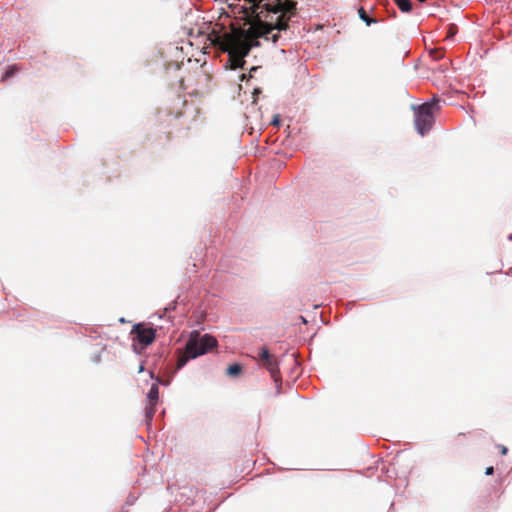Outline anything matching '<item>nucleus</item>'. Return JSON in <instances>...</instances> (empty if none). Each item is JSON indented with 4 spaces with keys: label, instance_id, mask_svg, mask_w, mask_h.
Wrapping results in <instances>:
<instances>
[{
    "label": "nucleus",
    "instance_id": "f257e3e1",
    "mask_svg": "<svg viewBox=\"0 0 512 512\" xmlns=\"http://www.w3.org/2000/svg\"><path fill=\"white\" fill-rule=\"evenodd\" d=\"M287 28V20L284 15H280L274 24L264 22L258 18L250 24L248 29L226 35L221 44L222 50L228 53L225 66L232 70L243 68L244 58L253 47L260 45L259 38L276 43L280 37L279 33L286 31Z\"/></svg>",
    "mask_w": 512,
    "mask_h": 512
},
{
    "label": "nucleus",
    "instance_id": "f03ea898",
    "mask_svg": "<svg viewBox=\"0 0 512 512\" xmlns=\"http://www.w3.org/2000/svg\"><path fill=\"white\" fill-rule=\"evenodd\" d=\"M415 111V129L421 135L427 134L434 124L433 109H439L438 101L434 98L430 102H425L419 106H412Z\"/></svg>",
    "mask_w": 512,
    "mask_h": 512
},
{
    "label": "nucleus",
    "instance_id": "7ed1b4c3",
    "mask_svg": "<svg viewBox=\"0 0 512 512\" xmlns=\"http://www.w3.org/2000/svg\"><path fill=\"white\" fill-rule=\"evenodd\" d=\"M216 345L217 340L212 335H200L198 331H193L186 342L185 353L189 355V358L195 359L198 356L206 354Z\"/></svg>",
    "mask_w": 512,
    "mask_h": 512
},
{
    "label": "nucleus",
    "instance_id": "20e7f679",
    "mask_svg": "<svg viewBox=\"0 0 512 512\" xmlns=\"http://www.w3.org/2000/svg\"><path fill=\"white\" fill-rule=\"evenodd\" d=\"M135 339L143 346L150 345L155 339V330L143 324H135L132 329Z\"/></svg>",
    "mask_w": 512,
    "mask_h": 512
},
{
    "label": "nucleus",
    "instance_id": "39448f33",
    "mask_svg": "<svg viewBox=\"0 0 512 512\" xmlns=\"http://www.w3.org/2000/svg\"><path fill=\"white\" fill-rule=\"evenodd\" d=\"M159 398V388L157 384H152L149 392L147 394V399L149 401V407H146L145 409V417L150 422L153 419V416L155 414V405Z\"/></svg>",
    "mask_w": 512,
    "mask_h": 512
},
{
    "label": "nucleus",
    "instance_id": "423d86ee",
    "mask_svg": "<svg viewBox=\"0 0 512 512\" xmlns=\"http://www.w3.org/2000/svg\"><path fill=\"white\" fill-rule=\"evenodd\" d=\"M259 359L263 363L264 367L274 375L277 370V360L270 355V352L266 347H262L260 349Z\"/></svg>",
    "mask_w": 512,
    "mask_h": 512
},
{
    "label": "nucleus",
    "instance_id": "0eeeda50",
    "mask_svg": "<svg viewBox=\"0 0 512 512\" xmlns=\"http://www.w3.org/2000/svg\"><path fill=\"white\" fill-rule=\"evenodd\" d=\"M245 1L251 3L254 8L253 12H256L260 7V3H262L264 0H245ZM277 1H278L277 6L275 7V9L272 10L274 13H278L280 11L281 7L283 6L282 0H277Z\"/></svg>",
    "mask_w": 512,
    "mask_h": 512
},
{
    "label": "nucleus",
    "instance_id": "6e6552de",
    "mask_svg": "<svg viewBox=\"0 0 512 512\" xmlns=\"http://www.w3.org/2000/svg\"><path fill=\"white\" fill-rule=\"evenodd\" d=\"M399 9L403 12H409L412 9L410 0H394Z\"/></svg>",
    "mask_w": 512,
    "mask_h": 512
},
{
    "label": "nucleus",
    "instance_id": "1a4fd4ad",
    "mask_svg": "<svg viewBox=\"0 0 512 512\" xmlns=\"http://www.w3.org/2000/svg\"><path fill=\"white\" fill-rule=\"evenodd\" d=\"M359 17H360V19H361L362 21H364V22L366 23V25H367V26H370L371 24L376 23V20H375V19H373V18H370V17L366 14V12H365V10H364L363 8H360V9H359Z\"/></svg>",
    "mask_w": 512,
    "mask_h": 512
},
{
    "label": "nucleus",
    "instance_id": "9d476101",
    "mask_svg": "<svg viewBox=\"0 0 512 512\" xmlns=\"http://www.w3.org/2000/svg\"><path fill=\"white\" fill-rule=\"evenodd\" d=\"M241 370H242L241 365L235 363V364L230 365L227 368V374L229 376H237L241 372Z\"/></svg>",
    "mask_w": 512,
    "mask_h": 512
},
{
    "label": "nucleus",
    "instance_id": "9b49d317",
    "mask_svg": "<svg viewBox=\"0 0 512 512\" xmlns=\"http://www.w3.org/2000/svg\"><path fill=\"white\" fill-rule=\"evenodd\" d=\"M189 359H190L189 355L186 354V353H185V355L180 356L178 358V361H177V368L178 369L183 368L186 365V363L188 362Z\"/></svg>",
    "mask_w": 512,
    "mask_h": 512
},
{
    "label": "nucleus",
    "instance_id": "f8f14e48",
    "mask_svg": "<svg viewBox=\"0 0 512 512\" xmlns=\"http://www.w3.org/2000/svg\"><path fill=\"white\" fill-rule=\"evenodd\" d=\"M457 33V26L455 24H450L448 28V37L451 38Z\"/></svg>",
    "mask_w": 512,
    "mask_h": 512
},
{
    "label": "nucleus",
    "instance_id": "ddd939ff",
    "mask_svg": "<svg viewBox=\"0 0 512 512\" xmlns=\"http://www.w3.org/2000/svg\"><path fill=\"white\" fill-rule=\"evenodd\" d=\"M430 53L433 56L434 60H440L443 57V53L437 50H431Z\"/></svg>",
    "mask_w": 512,
    "mask_h": 512
},
{
    "label": "nucleus",
    "instance_id": "4468645a",
    "mask_svg": "<svg viewBox=\"0 0 512 512\" xmlns=\"http://www.w3.org/2000/svg\"><path fill=\"white\" fill-rule=\"evenodd\" d=\"M16 71L15 67H10L4 74L3 78H9L11 77Z\"/></svg>",
    "mask_w": 512,
    "mask_h": 512
},
{
    "label": "nucleus",
    "instance_id": "2eb2a0df",
    "mask_svg": "<svg viewBox=\"0 0 512 512\" xmlns=\"http://www.w3.org/2000/svg\"><path fill=\"white\" fill-rule=\"evenodd\" d=\"M271 124L274 126H278L280 124V116L278 114L273 116Z\"/></svg>",
    "mask_w": 512,
    "mask_h": 512
},
{
    "label": "nucleus",
    "instance_id": "dca6fc26",
    "mask_svg": "<svg viewBox=\"0 0 512 512\" xmlns=\"http://www.w3.org/2000/svg\"><path fill=\"white\" fill-rule=\"evenodd\" d=\"M498 447H499L500 452H501V454H502V455H506V454H507L508 449H507V447H506V446H504V445H499Z\"/></svg>",
    "mask_w": 512,
    "mask_h": 512
},
{
    "label": "nucleus",
    "instance_id": "f3484780",
    "mask_svg": "<svg viewBox=\"0 0 512 512\" xmlns=\"http://www.w3.org/2000/svg\"><path fill=\"white\" fill-rule=\"evenodd\" d=\"M493 472H494V468L492 466L487 467L486 470H485V474L486 475H492Z\"/></svg>",
    "mask_w": 512,
    "mask_h": 512
},
{
    "label": "nucleus",
    "instance_id": "a211bd4d",
    "mask_svg": "<svg viewBox=\"0 0 512 512\" xmlns=\"http://www.w3.org/2000/svg\"><path fill=\"white\" fill-rule=\"evenodd\" d=\"M438 69H439L441 72H445L447 68H444L443 66H440Z\"/></svg>",
    "mask_w": 512,
    "mask_h": 512
},
{
    "label": "nucleus",
    "instance_id": "6ab92c4d",
    "mask_svg": "<svg viewBox=\"0 0 512 512\" xmlns=\"http://www.w3.org/2000/svg\"><path fill=\"white\" fill-rule=\"evenodd\" d=\"M257 69H258V67H252V68L250 69V73H251V72L256 71Z\"/></svg>",
    "mask_w": 512,
    "mask_h": 512
},
{
    "label": "nucleus",
    "instance_id": "aec40b11",
    "mask_svg": "<svg viewBox=\"0 0 512 512\" xmlns=\"http://www.w3.org/2000/svg\"><path fill=\"white\" fill-rule=\"evenodd\" d=\"M143 370H144L143 365H140V367H139V372H142Z\"/></svg>",
    "mask_w": 512,
    "mask_h": 512
},
{
    "label": "nucleus",
    "instance_id": "412c9836",
    "mask_svg": "<svg viewBox=\"0 0 512 512\" xmlns=\"http://www.w3.org/2000/svg\"><path fill=\"white\" fill-rule=\"evenodd\" d=\"M244 79H246V75H245V74H242V75H241V80L243 81Z\"/></svg>",
    "mask_w": 512,
    "mask_h": 512
},
{
    "label": "nucleus",
    "instance_id": "4be33fe9",
    "mask_svg": "<svg viewBox=\"0 0 512 512\" xmlns=\"http://www.w3.org/2000/svg\"><path fill=\"white\" fill-rule=\"evenodd\" d=\"M267 7V10H270L271 5L270 4H264Z\"/></svg>",
    "mask_w": 512,
    "mask_h": 512
}]
</instances>
